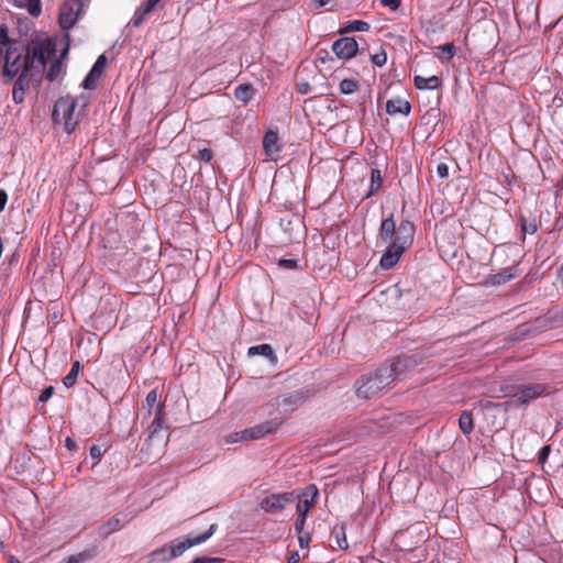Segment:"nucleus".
Listing matches in <instances>:
<instances>
[{"instance_id":"nucleus-28","label":"nucleus","mask_w":563,"mask_h":563,"mask_svg":"<svg viewBox=\"0 0 563 563\" xmlns=\"http://www.w3.org/2000/svg\"><path fill=\"white\" fill-rule=\"evenodd\" d=\"M63 64L60 59H54L46 73V79L48 81H54L62 73Z\"/></svg>"},{"instance_id":"nucleus-8","label":"nucleus","mask_w":563,"mask_h":563,"mask_svg":"<svg viewBox=\"0 0 563 563\" xmlns=\"http://www.w3.org/2000/svg\"><path fill=\"white\" fill-rule=\"evenodd\" d=\"M295 499H296V495L292 492L282 493V494H272V495L265 497L264 499H262V501L260 503V506L265 512L275 514V512H279L283 509H285V507L288 504L294 503Z\"/></svg>"},{"instance_id":"nucleus-44","label":"nucleus","mask_w":563,"mask_h":563,"mask_svg":"<svg viewBox=\"0 0 563 563\" xmlns=\"http://www.w3.org/2000/svg\"><path fill=\"white\" fill-rule=\"evenodd\" d=\"M159 1L161 0H146V2L143 4V14H147L154 10Z\"/></svg>"},{"instance_id":"nucleus-17","label":"nucleus","mask_w":563,"mask_h":563,"mask_svg":"<svg viewBox=\"0 0 563 563\" xmlns=\"http://www.w3.org/2000/svg\"><path fill=\"white\" fill-rule=\"evenodd\" d=\"M411 106L407 100H402L400 98L390 99L386 102V112L390 115L395 114H405L408 115L410 113Z\"/></svg>"},{"instance_id":"nucleus-39","label":"nucleus","mask_w":563,"mask_h":563,"mask_svg":"<svg viewBox=\"0 0 563 563\" xmlns=\"http://www.w3.org/2000/svg\"><path fill=\"white\" fill-rule=\"evenodd\" d=\"M54 394V387L53 386H48V387H45L41 395L38 396V401L40 402H46Z\"/></svg>"},{"instance_id":"nucleus-50","label":"nucleus","mask_w":563,"mask_h":563,"mask_svg":"<svg viewBox=\"0 0 563 563\" xmlns=\"http://www.w3.org/2000/svg\"><path fill=\"white\" fill-rule=\"evenodd\" d=\"M311 87L309 85V82H299L297 85V91L300 93V95H307L309 91H310Z\"/></svg>"},{"instance_id":"nucleus-11","label":"nucleus","mask_w":563,"mask_h":563,"mask_svg":"<svg viewBox=\"0 0 563 563\" xmlns=\"http://www.w3.org/2000/svg\"><path fill=\"white\" fill-rule=\"evenodd\" d=\"M550 393V386L545 384H532L522 387L516 393L517 401L528 404L531 400Z\"/></svg>"},{"instance_id":"nucleus-37","label":"nucleus","mask_w":563,"mask_h":563,"mask_svg":"<svg viewBox=\"0 0 563 563\" xmlns=\"http://www.w3.org/2000/svg\"><path fill=\"white\" fill-rule=\"evenodd\" d=\"M278 266L284 269H295L298 266V261L282 258L278 261Z\"/></svg>"},{"instance_id":"nucleus-9","label":"nucleus","mask_w":563,"mask_h":563,"mask_svg":"<svg viewBox=\"0 0 563 563\" xmlns=\"http://www.w3.org/2000/svg\"><path fill=\"white\" fill-rule=\"evenodd\" d=\"M263 151L269 161L277 162L283 148L279 141L278 130L269 129L263 137Z\"/></svg>"},{"instance_id":"nucleus-20","label":"nucleus","mask_w":563,"mask_h":563,"mask_svg":"<svg viewBox=\"0 0 563 563\" xmlns=\"http://www.w3.org/2000/svg\"><path fill=\"white\" fill-rule=\"evenodd\" d=\"M154 429L150 432L148 441H157L166 444L169 438L168 424H154Z\"/></svg>"},{"instance_id":"nucleus-13","label":"nucleus","mask_w":563,"mask_h":563,"mask_svg":"<svg viewBox=\"0 0 563 563\" xmlns=\"http://www.w3.org/2000/svg\"><path fill=\"white\" fill-rule=\"evenodd\" d=\"M319 490L316 485L311 484L303 489L302 496L305 499H299L297 503L298 515L307 517L309 510L317 501Z\"/></svg>"},{"instance_id":"nucleus-25","label":"nucleus","mask_w":563,"mask_h":563,"mask_svg":"<svg viewBox=\"0 0 563 563\" xmlns=\"http://www.w3.org/2000/svg\"><path fill=\"white\" fill-rule=\"evenodd\" d=\"M517 275H518V272L515 266L507 267L504 271H501L500 273L495 274L493 276V282H494V284L501 285V284H505V283L514 279L515 277H517Z\"/></svg>"},{"instance_id":"nucleus-23","label":"nucleus","mask_w":563,"mask_h":563,"mask_svg":"<svg viewBox=\"0 0 563 563\" xmlns=\"http://www.w3.org/2000/svg\"><path fill=\"white\" fill-rule=\"evenodd\" d=\"M332 536L335 539L338 549L340 550H346L349 548V543L346 540V533H345V526L336 525L332 530Z\"/></svg>"},{"instance_id":"nucleus-46","label":"nucleus","mask_w":563,"mask_h":563,"mask_svg":"<svg viewBox=\"0 0 563 563\" xmlns=\"http://www.w3.org/2000/svg\"><path fill=\"white\" fill-rule=\"evenodd\" d=\"M401 0H382L384 7H388L391 10H397L400 7Z\"/></svg>"},{"instance_id":"nucleus-21","label":"nucleus","mask_w":563,"mask_h":563,"mask_svg":"<svg viewBox=\"0 0 563 563\" xmlns=\"http://www.w3.org/2000/svg\"><path fill=\"white\" fill-rule=\"evenodd\" d=\"M247 354L250 356L262 355L269 358L271 361H276L275 352L272 345L267 343L251 346L247 351Z\"/></svg>"},{"instance_id":"nucleus-52","label":"nucleus","mask_w":563,"mask_h":563,"mask_svg":"<svg viewBox=\"0 0 563 563\" xmlns=\"http://www.w3.org/2000/svg\"><path fill=\"white\" fill-rule=\"evenodd\" d=\"M65 445L66 448L73 452V451H76L77 450V445L75 443V441L70 438V437H67L66 440H65Z\"/></svg>"},{"instance_id":"nucleus-43","label":"nucleus","mask_w":563,"mask_h":563,"mask_svg":"<svg viewBox=\"0 0 563 563\" xmlns=\"http://www.w3.org/2000/svg\"><path fill=\"white\" fill-rule=\"evenodd\" d=\"M298 542L301 549L308 548L310 542V534L308 532H301V534H298Z\"/></svg>"},{"instance_id":"nucleus-16","label":"nucleus","mask_w":563,"mask_h":563,"mask_svg":"<svg viewBox=\"0 0 563 563\" xmlns=\"http://www.w3.org/2000/svg\"><path fill=\"white\" fill-rule=\"evenodd\" d=\"M397 232L398 227H396V222L394 220L393 214H389L388 217L382 220L378 235L383 243L394 241L393 239L396 238Z\"/></svg>"},{"instance_id":"nucleus-18","label":"nucleus","mask_w":563,"mask_h":563,"mask_svg":"<svg viewBox=\"0 0 563 563\" xmlns=\"http://www.w3.org/2000/svg\"><path fill=\"white\" fill-rule=\"evenodd\" d=\"M413 82L416 88L420 90H434L441 86V79L438 76L423 77L417 75L413 78Z\"/></svg>"},{"instance_id":"nucleus-51","label":"nucleus","mask_w":563,"mask_h":563,"mask_svg":"<svg viewBox=\"0 0 563 563\" xmlns=\"http://www.w3.org/2000/svg\"><path fill=\"white\" fill-rule=\"evenodd\" d=\"M8 201V195L3 189H0V212L3 211Z\"/></svg>"},{"instance_id":"nucleus-47","label":"nucleus","mask_w":563,"mask_h":563,"mask_svg":"<svg viewBox=\"0 0 563 563\" xmlns=\"http://www.w3.org/2000/svg\"><path fill=\"white\" fill-rule=\"evenodd\" d=\"M104 451L99 445H92L90 448V455L92 459L99 460L103 455Z\"/></svg>"},{"instance_id":"nucleus-2","label":"nucleus","mask_w":563,"mask_h":563,"mask_svg":"<svg viewBox=\"0 0 563 563\" xmlns=\"http://www.w3.org/2000/svg\"><path fill=\"white\" fill-rule=\"evenodd\" d=\"M415 366L411 357L398 356L391 364H383L375 372L361 376L356 382V395L372 399L385 393L405 371Z\"/></svg>"},{"instance_id":"nucleus-45","label":"nucleus","mask_w":563,"mask_h":563,"mask_svg":"<svg viewBox=\"0 0 563 563\" xmlns=\"http://www.w3.org/2000/svg\"><path fill=\"white\" fill-rule=\"evenodd\" d=\"M159 1L161 0H146V2L143 4V14H147L154 10Z\"/></svg>"},{"instance_id":"nucleus-30","label":"nucleus","mask_w":563,"mask_h":563,"mask_svg":"<svg viewBox=\"0 0 563 563\" xmlns=\"http://www.w3.org/2000/svg\"><path fill=\"white\" fill-rule=\"evenodd\" d=\"M342 95H351L357 90V84L353 79H343L339 85Z\"/></svg>"},{"instance_id":"nucleus-60","label":"nucleus","mask_w":563,"mask_h":563,"mask_svg":"<svg viewBox=\"0 0 563 563\" xmlns=\"http://www.w3.org/2000/svg\"><path fill=\"white\" fill-rule=\"evenodd\" d=\"M68 52V45L64 48L63 53H62V56H64L65 54H67Z\"/></svg>"},{"instance_id":"nucleus-4","label":"nucleus","mask_w":563,"mask_h":563,"mask_svg":"<svg viewBox=\"0 0 563 563\" xmlns=\"http://www.w3.org/2000/svg\"><path fill=\"white\" fill-rule=\"evenodd\" d=\"M78 99H75L70 96L60 97L53 109L52 118L56 123H63L64 130L69 134L71 133L76 125L79 123L84 108L87 106V102L82 100L81 109L77 110Z\"/></svg>"},{"instance_id":"nucleus-59","label":"nucleus","mask_w":563,"mask_h":563,"mask_svg":"<svg viewBox=\"0 0 563 563\" xmlns=\"http://www.w3.org/2000/svg\"><path fill=\"white\" fill-rule=\"evenodd\" d=\"M512 402H514V400L505 401L504 404L498 405V408H501L503 406H505V407L511 406V405H512Z\"/></svg>"},{"instance_id":"nucleus-32","label":"nucleus","mask_w":563,"mask_h":563,"mask_svg":"<svg viewBox=\"0 0 563 563\" xmlns=\"http://www.w3.org/2000/svg\"><path fill=\"white\" fill-rule=\"evenodd\" d=\"M22 4L27 8L31 15L37 16L41 14V0H23Z\"/></svg>"},{"instance_id":"nucleus-38","label":"nucleus","mask_w":563,"mask_h":563,"mask_svg":"<svg viewBox=\"0 0 563 563\" xmlns=\"http://www.w3.org/2000/svg\"><path fill=\"white\" fill-rule=\"evenodd\" d=\"M197 157L205 163H209L213 157V153L210 148H202L199 150Z\"/></svg>"},{"instance_id":"nucleus-15","label":"nucleus","mask_w":563,"mask_h":563,"mask_svg":"<svg viewBox=\"0 0 563 563\" xmlns=\"http://www.w3.org/2000/svg\"><path fill=\"white\" fill-rule=\"evenodd\" d=\"M145 406L147 407L148 413L153 415L151 422H162V408L163 405L158 400L157 389H152L145 398Z\"/></svg>"},{"instance_id":"nucleus-54","label":"nucleus","mask_w":563,"mask_h":563,"mask_svg":"<svg viewBox=\"0 0 563 563\" xmlns=\"http://www.w3.org/2000/svg\"><path fill=\"white\" fill-rule=\"evenodd\" d=\"M464 434H470L474 430L475 424H459Z\"/></svg>"},{"instance_id":"nucleus-33","label":"nucleus","mask_w":563,"mask_h":563,"mask_svg":"<svg viewBox=\"0 0 563 563\" xmlns=\"http://www.w3.org/2000/svg\"><path fill=\"white\" fill-rule=\"evenodd\" d=\"M8 45H20L15 41H10L8 37V27L0 25V48H5Z\"/></svg>"},{"instance_id":"nucleus-56","label":"nucleus","mask_w":563,"mask_h":563,"mask_svg":"<svg viewBox=\"0 0 563 563\" xmlns=\"http://www.w3.org/2000/svg\"><path fill=\"white\" fill-rule=\"evenodd\" d=\"M331 0H312L313 5L319 9L327 5Z\"/></svg>"},{"instance_id":"nucleus-57","label":"nucleus","mask_w":563,"mask_h":563,"mask_svg":"<svg viewBox=\"0 0 563 563\" xmlns=\"http://www.w3.org/2000/svg\"><path fill=\"white\" fill-rule=\"evenodd\" d=\"M299 561V554L298 552H294L288 558V563H298Z\"/></svg>"},{"instance_id":"nucleus-26","label":"nucleus","mask_w":563,"mask_h":563,"mask_svg":"<svg viewBox=\"0 0 563 563\" xmlns=\"http://www.w3.org/2000/svg\"><path fill=\"white\" fill-rule=\"evenodd\" d=\"M169 554V544H165L159 549L154 550L150 553L148 559L150 562H168L170 561V558H168Z\"/></svg>"},{"instance_id":"nucleus-3","label":"nucleus","mask_w":563,"mask_h":563,"mask_svg":"<svg viewBox=\"0 0 563 563\" xmlns=\"http://www.w3.org/2000/svg\"><path fill=\"white\" fill-rule=\"evenodd\" d=\"M416 228L411 221L402 220L399 223L396 238L389 242L380 257L379 264L382 268L390 269L399 262L405 250L412 244Z\"/></svg>"},{"instance_id":"nucleus-42","label":"nucleus","mask_w":563,"mask_h":563,"mask_svg":"<svg viewBox=\"0 0 563 563\" xmlns=\"http://www.w3.org/2000/svg\"><path fill=\"white\" fill-rule=\"evenodd\" d=\"M305 523H306V517L298 515V518L296 519V522H295V530H296L297 534H301V532H305L303 531Z\"/></svg>"},{"instance_id":"nucleus-58","label":"nucleus","mask_w":563,"mask_h":563,"mask_svg":"<svg viewBox=\"0 0 563 563\" xmlns=\"http://www.w3.org/2000/svg\"><path fill=\"white\" fill-rule=\"evenodd\" d=\"M394 423H397V422H402V413H396L394 415L393 417V421Z\"/></svg>"},{"instance_id":"nucleus-22","label":"nucleus","mask_w":563,"mask_h":563,"mask_svg":"<svg viewBox=\"0 0 563 563\" xmlns=\"http://www.w3.org/2000/svg\"><path fill=\"white\" fill-rule=\"evenodd\" d=\"M369 27V24L365 21L352 20L346 22L344 26L339 30V33L345 34L351 32H367Z\"/></svg>"},{"instance_id":"nucleus-10","label":"nucleus","mask_w":563,"mask_h":563,"mask_svg":"<svg viewBox=\"0 0 563 563\" xmlns=\"http://www.w3.org/2000/svg\"><path fill=\"white\" fill-rule=\"evenodd\" d=\"M333 53L340 59H351L358 52V44L354 37L344 36L333 42Z\"/></svg>"},{"instance_id":"nucleus-5","label":"nucleus","mask_w":563,"mask_h":563,"mask_svg":"<svg viewBox=\"0 0 563 563\" xmlns=\"http://www.w3.org/2000/svg\"><path fill=\"white\" fill-rule=\"evenodd\" d=\"M27 46L8 45L0 49V63H2V75L7 81H11L23 70V64L26 56Z\"/></svg>"},{"instance_id":"nucleus-12","label":"nucleus","mask_w":563,"mask_h":563,"mask_svg":"<svg viewBox=\"0 0 563 563\" xmlns=\"http://www.w3.org/2000/svg\"><path fill=\"white\" fill-rule=\"evenodd\" d=\"M133 516H130L126 512H118L99 528V534L102 537H108L109 534L124 527V525L130 522Z\"/></svg>"},{"instance_id":"nucleus-49","label":"nucleus","mask_w":563,"mask_h":563,"mask_svg":"<svg viewBox=\"0 0 563 563\" xmlns=\"http://www.w3.org/2000/svg\"><path fill=\"white\" fill-rule=\"evenodd\" d=\"M457 422H473V412L467 410L463 411Z\"/></svg>"},{"instance_id":"nucleus-41","label":"nucleus","mask_w":563,"mask_h":563,"mask_svg":"<svg viewBox=\"0 0 563 563\" xmlns=\"http://www.w3.org/2000/svg\"><path fill=\"white\" fill-rule=\"evenodd\" d=\"M437 174L441 179L449 177V167L445 163H440L437 166Z\"/></svg>"},{"instance_id":"nucleus-6","label":"nucleus","mask_w":563,"mask_h":563,"mask_svg":"<svg viewBox=\"0 0 563 563\" xmlns=\"http://www.w3.org/2000/svg\"><path fill=\"white\" fill-rule=\"evenodd\" d=\"M84 8L82 0H66L59 8L58 22L64 31L70 30L78 21Z\"/></svg>"},{"instance_id":"nucleus-36","label":"nucleus","mask_w":563,"mask_h":563,"mask_svg":"<svg viewBox=\"0 0 563 563\" xmlns=\"http://www.w3.org/2000/svg\"><path fill=\"white\" fill-rule=\"evenodd\" d=\"M372 62L374 65L382 67L387 62V54L384 51H382L380 53L374 54L372 56Z\"/></svg>"},{"instance_id":"nucleus-53","label":"nucleus","mask_w":563,"mask_h":563,"mask_svg":"<svg viewBox=\"0 0 563 563\" xmlns=\"http://www.w3.org/2000/svg\"><path fill=\"white\" fill-rule=\"evenodd\" d=\"M218 559L196 558L191 563H216Z\"/></svg>"},{"instance_id":"nucleus-29","label":"nucleus","mask_w":563,"mask_h":563,"mask_svg":"<svg viewBox=\"0 0 563 563\" xmlns=\"http://www.w3.org/2000/svg\"><path fill=\"white\" fill-rule=\"evenodd\" d=\"M440 51V54L438 55L439 58H442L443 60H450L455 55V45L453 43H446L444 45H441L438 47Z\"/></svg>"},{"instance_id":"nucleus-31","label":"nucleus","mask_w":563,"mask_h":563,"mask_svg":"<svg viewBox=\"0 0 563 563\" xmlns=\"http://www.w3.org/2000/svg\"><path fill=\"white\" fill-rule=\"evenodd\" d=\"M102 75L98 74V73H93L91 69L90 71L87 74V76L85 77L84 81H82V87L85 89H95L96 85H97V81L100 79Z\"/></svg>"},{"instance_id":"nucleus-40","label":"nucleus","mask_w":563,"mask_h":563,"mask_svg":"<svg viewBox=\"0 0 563 563\" xmlns=\"http://www.w3.org/2000/svg\"><path fill=\"white\" fill-rule=\"evenodd\" d=\"M551 452V445H544L540 452H539V455H538V461L540 464H544L549 454Z\"/></svg>"},{"instance_id":"nucleus-14","label":"nucleus","mask_w":563,"mask_h":563,"mask_svg":"<svg viewBox=\"0 0 563 563\" xmlns=\"http://www.w3.org/2000/svg\"><path fill=\"white\" fill-rule=\"evenodd\" d=\"M278 424H255L241 431V439L258 440L277 431Z\"/></svg>"},{"instance_id":"nucleus-48","label":"nucleus","mask_w":563,"mask_h":563,"mask_svg":"<svg viewBox=\"0 0 563 563\" xmlns=\"http://www.w3.org/2000/svg\"><path fill=\"white\" fill-rule=\"evenodd\" d=\"M225 441L228 443H236L239 441H246V439H241V432H234V433L229 434L225 438Z\"/></svg>"},{"instance_id":"nucleus-19","label":"nucleus","mask_w":563,"mask_h":563,"mask_svg":"<svg viewBox=\"0 0 563 563\" xmlns=\"http://www.w3.org/2000/svg\"><path fill=\"white\" fill-rule=\"evenodd\" d=\"M255 89L251 84H241L234 89L236 100L246 106L255 96Z\"/></svg>"},{"instance_id":"nucleus-7","label":"nucleus","mask_w":563,"mask_h":563,"mask_svg":"<svg viewBox=\"0 0 563 563\" xmlns=\"http://www.w3.org/2000/svg\"><path fill=\"white\" fill-rule=\"evenodd\" d=\"M217 528L218 526L212 523L205 533H201L197 537H188L177 544H169L168 558L172 560L174 558L180 556L189 548L206 542L217 531Z\"/></svg>"},{"instance_id":"nucleus-35","label":"nucleus","mask_w":563,"mask_h":563,"mask_svg":"<svg viewBox=\"0 0 563 563\" xmlns=\"http://www.w3.org/2000/svg\"><path fill=\"white\" fill-rule=\"evenodd\" d=\"M106 65H107V57H106V55H104V54H101V55L97 58V60L95 62V64H93V66H92L91 70H92L93 73H98V74L102 75V74H103V70H104Z\"/></svg>"},{"instance_id":"nucleus-55","label":"nucleus","mask_w":563,"mask_h":563,"mask_svg":"<svg viewBox=\"0 0 563 563\" xmlns=\"http://www.w3.org/2000/svg\"><path fill=\"white\" fill-rule=\"evenodd\" d=\"M145 14H143V7L140 9V14L139 16H135L134 20H133V24L134 26H139L141 24V22L143 21V18H144Z\"/></svg>"},{"instance_id":"nucleus-1","label":"nucleus","mask_w":563,"mask_h":563,"mask_svg":"<svg viewBox=\"0 0 563 563\" xmlns=\"http://www.w3.org/2000/svg\"><path fill=\"white\" fill-rule=\"evenodd\" d=\"M55 53L56 45L49 37L32 40L27 44L23 70L13 85L12 99L15 103L23 102L29 78H41L46 63L55 56Z\"/></svg>"},{"instance_id":"nucleus-27","label":"nucleus","mask_w":563,"mask_h":563,"mask_svg":"<svg viewBox=\"0 0 563 563\" xmlns=\"http://www.w3.org/2000/svg\"><path fill=\"white\" fill-rule=\"evenodd\" d=\"M80 367H81L80 362L75 361L71 365L69 373L63 378V384L67 388L73 387L75 385L78 374H79V371H80Z\"/></svg>"},{"instance_id":"nucleus-24","label":"nucleus","mask_w":563,"mask_h":563,"mask_svg":"<svg viewBox=\"0 0 563 563\" xmlns=\"http://www.w3.org/2000/svg\"><path fill=\"white\" fill-rule=\"evenodd\" d=\"M383 185V176L379 169L373 168L371 170L369 189L366 197L375 195Z\"/></svg>"},{"instance_id":"nucleus-34","label":"nucleus","mask_w":563,"mask_h":563,"mask_svg":"<svg viewBox=\"0 0 563 563\" xmlns=\"http://www.w3.org/2000/svg\"><path fill=\"white\" fill-rule=\"evenodd\" d=\"M521 230L523 233L533 234L538 228L534 221H528L525 217H521Z\"/></svg>"}]
</instances>
